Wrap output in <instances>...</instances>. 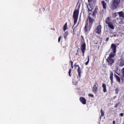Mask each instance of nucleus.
<instances>
[{"label":"nucleus","mask_w":124,"mask_h":124,"mask_svg":"<svg viewBox=\"0 0 124 124\" xmlns=\"http://www.w3.org/2000/svg\"><path fill=\"white\" fill-rule=\"evenodd\" d=\"M121 1H123L124 0H112L110 7L111 9L114 10L116 9V8H118L119 5H120V4L121 3Z\"/></svg>","instance_id":"1"},{"label":"nucleus","mask_w":124,"mask_h":124,"mask_svg":"<svg viewBox=\"0 0 124 124\" xmlns=\"http://www.w3.org/2000/svg\"><path fill=\"white\" fill-rule=\"evenodd\" d=\"M89 4L87 5L88 9V12H92L93 9V6L92 4H95L96 3V0H88Z\"/></svg>","instance_id":"2"},{"label":"nucleus","mask_w":124,"mask_h":124,"mask_svg":"<svg viewBox=\"0 0 124 124\" xmlns=\"http://www.w3.org/2000/svg\"><path fill=\"white\" fill-rule=\"evenodd\" d=\"M94 21H95L94 18H92L90 16H88L85 23H86L87 24H88L91 26H93V22H94Z\"/></svg>","instance_id":"3"},{"label":"nucleus","mask_w":124,"mask_h":124,"mask_svg":"<svg viewBox=\"0 0 124 124\" xmlns=\"http://www.w3.org/2000/svg\"><path fill=\"white\" fill-rule=\"evenodd\" d=\"M106 62H108V66H112L115 62V60L113 58H109V57H108L106 60Z\"/></svg>","instance_id":"4"},{"label":"nucleus","mask_w":124,"mask_h":124,"mask_svg":"<svg viewBox=\"0 0 124 124\" xmlns=\"http://www.w3.org/2000/svg\"><path fill=\"white\" fill-rule=\"evenodd\" d=\"M92 25H91L85 22V26L84 28L85 33H88V32L91 31V29H92Z\"/></svg>","instance_id":"5"},{"label":"nucleus","mask_w":124,"mask_h":124,"mask_svg":"<svg viewBox=\"0 0 124 124\" xmlns=\"http://www.w3.org/2000/svg\"><path fill=\"white\" fill-rule=\"evenodd\" d=\"M98 83H97V82H95L92 89L93 93H95V94H96V93H97V91H98Z\"/></svg>","instance_id":"6"},{"label":"nucleus","mask_w":124,"mask_h":124,"mask_svg":"<svg viewBox=\"0 0 124 124\" xmlns=\"http://www.w3.org/2000/svg\"><path fill=\"white\" fill-rule=\"evenodd\" d=\"M81 51L83 54V56H85V51H86V43L81 44L80 46Z\"/></svg>","instance_id":"7"},{"label":"nucleus","mask_w":124,"mask_h":124,"mask_svg":"<svg viewBox=\"0 0 124 124\" xmlns=\"http://www.w3.org/2000/svg\"><path fill=\"white\" fill-rule=\"evenodd\" d=\"M80 6L79 5L77 8V6L76 7V9L74 12L73 16H79V10H80Z\"/></svg>","instance_id":"8"},{"label":"nucleus","mask_w":124,"mask_h":124,"mask_svg":"<svg viewBox=\"0 0 124 124\" xmlns=\"http://www.w3.org/2000/svg\"><path fill=\"white\" fill-rule=\"evenodd\" d=\"M74 66H75V67H78L77 71L78 74V77L80 78L81 77V74L82 73V70L81 69V68H80V66H79V65H77L76 64V63H75L74 65Z\"/></svg>","instance_id":"9"},{"label":"nucleus","mask_w":124,"mask_h":124,"mask_svg":"<svg viewBox=\"0 0 124 124\" xmlns=\"http://www.w3.org/2000/svg\"><path fill=\"white\" fill-rule=\"evenodd\" d=\"M101 25L98 26L95 30V31L98 34H101Z\"/></svg>","instance_id":"10"},{"label":"nucleus","mask_w":124,"mask_h":124,"mask_svg":"<svg viewBox=\"0 0 124 124\" xmlns=\"http://www.w3.org/2000/svg\"><path fill=\"white\" fill-rule=\"evenodd\" d=\"M118 64L119 66H124V60L123 59H120L118 61Z\"/></svg>","instance_id":"11"},{"label":"nucleus","mask_w":124,"mask_h":124,"mask_svg":"<svg viewBox=\"0 0 124 124\" xmlns=\"http://www.w3.org/2000/svg\"><path fill=\"white\" fill-rule=\"evenodd\" d=\"M111 50L114 52V53H116L117 52V46L114 44H112L110 46Z\"/></svg>","instance_id":"12"},{"label":"nucleus","mask_w":124,"mask_h":124,"mask_svg":"<svg viewBox=\"0 0 124 124\" xmlns=\"http://www.w3.org/2000/svg\"><path fill=\"white\" fill-rule=\"evenodd\" d=\"M79 101L82 103V104H84V105L85 104H86V103H87V100H86V98H85V97H80L79 98Z\"/></svg>","instance_id":"13"},{"label":"nucleus","mask_w":124,"mask_h":124,"mask_svg":"<svg viewBox=\"0 0 124 124\" xmlns=\"http://www.w3.org/2000/svg\"><path fill=\"white\" fill-rule=\"evenodd\" d=\"M118 14H119V16H124V12L123 11H121L118 13H113V16H118Z\"/></svg>","instance_id":"14"},{"label":"nucleus","mask_w":124,"mask_h":124,"mask_svg":"<svg viewBox=\"0 0 124 124\" xmlns=\"http://www.w3.org/2000/svg\"><path fill=\"white\" fill-rule=\"evenodd\" d=\"M113 76H114V74L113 73V72H111L109 77L111 84H113V83H114V81L113 80Z\"/></svg>","instance_id":"15"},{"label":"nucleus","mask_w":124,"mask_h":124,"mask_svg":"<svg viewBox=\"0 0 124 124\" xmlns=\"http://www.w3.org/2000/svg\"><path fill=\"white\" fill-rule=\"evenodd\" d=\"M107 25L111 30H114V29H115V27H114V25H113V23H112V22H108Z\"/></svg>","instance_id":"16"},{"label":"nucleus","mask_w":124,"mask_h":124,"mask_svg":"<svg viewBox=\"0 0 124 124\" xmlns=\"http://www.w3.org/2000/svg\"><path fill=\"white\" fill-rule=\"evenodd\" d=\"M101 4L103 6V9H106V7H107V3L105 2V1H102Z\"/></svg>","instance_id":"17"},{"label":"nucleus","mask_w":124,"mask_h":124,"mask_svg":"<svg viewBox=\"0 0 124 124\" xmlns=\"http://www.w3.org/2000/svg\"><path fill=\"white\" fill-rule=\"evenodd\" d=\"M73 19H74V25H76V23H77L78 21V16H73Z\"/></svg>","instance_id":"18"},{"label":"nucleus","mask_w":124,"mask_h":124,"mask_svg":"<svg viewBox=\"0 0 124 124\" xmlns=\"http://www.w3.org/2000/svg\"><path fill=\"white\" fill-rule=\"evenodd\" d=\"M116 53L111 52L109 55V56L108 58H109L110 59H113V58L115 57Z\"/></svg>","instance_id":"19"},{"label":"nucleus","mask_w":124,"mask_h":124,"mask_svg":"<svg viewBox=\"0 0 124 124\" xmlns=\"http://www.w3.org/2000/svg\"><path fill=\"white\" fill-rule=\"evenodd\" d=\"M97 10H98V8L96 7L94 11L93 12V16H95L96 14H97Z\"/></svg>","instance_id":"20"},{"label":"nucleus","mask_w":124,"mask_h":124,"mask_svg":"<svg viewBox=\"0 0 124 124\" xmlns=\"http://www.w3.org/2000/svg\"><path fill=\"white\" fill-rule=\"evenodd\" d=\"M102 88L103 89V92H104V93H106V92H107V90L106 89V85H105L104 83H103Z\"/></svg>","instance_id":"21"},{"label":"nucleus","mask_w":124,"mask_h":124,"mask_svg":"<svg viewBox=\"0 0 124 124\" xmlns=\"http://www.w3.org/2000/svg\"><path fill=\"white\" fill-rule=\"evenodd\" d=\"M114 77L116 78L117 81H118V82H119V83H121V78H120V77H119L118 75H117L116 74L114 75Z\"/></svg>","instance_id":"22"},{"label":"nucleus","mask_w":124,"mask_h":124,"mask_svg":"<svg viewBox=\"0 0 124 124\" xmlns=\"http://www.w3.org/2000/svg\"><path fill=\"white\" fill-rule=\"evenodd\" d=\"M67 30V22H66L64 25L63 26V30L64 31H65L66 30Z\"/></svg>","instance_id":"23"},{"label":"nucleus","mask_w":124,"mask_h":124,"mask_svg":"<svg viewBox=\"0 0 124 124\" xmlns=\"http://www.w3.org/2000/svg\"><path fill=\"white\" fill-rule=\"evenodd\" d=\"M68 35V31H66L64 33V38L66 39L67 38V36Z\"/></svg>","instance_id":"24"},{"label":"nucleus","mask_w":124,"mask_h":124,"mask_svg":"<svg viewBox=\"0 0 124 124\" xmlns=\"http://www.w3.org/2000/svg\"><path fill=\"white\" fill-rule=\"evenodd\" d=\"M108 23H111V22H110L109 17H108L106 20V24H108Z\"/></svg>","instance_id":"25"},{"label":"nucleus","mask_w":124,"mask_h":124,"mask_svg":"<svg viewBox=\"0 0 124 124\" xmlns=\"http://www.w3.org/2000/svg\"><path fill=\"white\" fill-rule=\"evenodd\" d=\"M90 62V56H88V61L87 62L85 63V65H88L89 64V62Z\"/></svg>","instance_id":"26"},{"label":"nucleus","mask_w":124,"mask_h":124,"mask_svg":"<svg viewBox=\"0 0 124 124\" xmlns=\"http://www.w3.org/2000/svg\"><path fill=\"white\" fill-rule=\"evenodd\" d=\"M71 71H72V69H70L68 72L69 73V76H70V77H71L72 75H71Z\"/></svg>","instance_id":"27"},{"label":"nucleus","mask_w":124,"mask_h":124,"mask_svg":"<svg viewBox=\"0 0 124 124\" xmlns=\"http://www.w3.org/2000/svg\"><path fill=\"white\" fill-rule=\"evenodd\" d=\"M77 28L75 27L73 29V34H76L75 32H76V30Z\"/></svg>","instance_id":"28"},{"label":"nucleus","mask_w":124,"mask_h":124,"mask_svg":"<svg viewBox=\"0 0 124 124\" xmlns=\"http://www.w3.org/2000/svg\"><path fill=\"white\" fill-rule=\"evenodd\" d=\"M88 96H90V97H93V98L94 97V96H93V94L91 93H89L88 94Z\"/></svg>","instance_id":"29"},{"label":"nucleus","mask_w":124,"mask_h":124,"mask_svg":"<svg viewBox=\"0 0 124 124\" xmlns=\"http://www.w3.org/2000/svg\"><path fill=\"white\" fill-rule=\"evenodd\" d=\"M101 116H104V111L102 110V109H101Z\"/></svg>","instance_id":"30"},{"label":"nucleus","mask_w":124,"mask_h":124,"mask_svg":"<svg viewBox=\"0 0 124 124\" xmlns=\"http://www.w3.org/2000/svg\"><path fill=\"white\" fill-rule=\"evenodd\" d=\"M122 73L123 77H124V68H123L122 69Z\"/></svg>","instance_id":"31"},{"label":"nucleus","mask_w":124,"mask_h":124,"mask_svg":"<svg viewBox=\"0 0 124 124\" xmlns=\"http://www.w3.org/2000/svg\"><path fill=\"white\" fill-rule=\"evenodd\" d=\"M115 93H117V94H118V93H119V89L118 88L115 89Z\"/></svg>","instance_id":"32"},{"label":"nucleus","mask_w":124,"mask_h":124,"mask_svg":"<svg viewBox=\"0 0 124 124\" xmlns=\"http://www.w3.org/2000/svg\"><path fill=\"white\" fill-rule=\"evenodd\" d=\"M61 39H62V36H60L58 38V42L60 43L61 42Z\"/></svg>","instance_id":"33"},{"label":"nucleus","mask_w":124,"mask_h":124,"mask_svg":"<svg viewBox=\"0 0 124 124\" xmlns=\"http://www.w3.org/2000/svg\"><path fill=\"white\" fill-rule=\"evenodd\" d=\"M113 36L116 37V36H118V34L115 33V32L113 33Z\"/></svg>","instance_id":"34"},{"label":"nucleus","mask_w":124,"mask_h":124,"mask_svg":"<svg viewBox=\"0 0 124 124\" xmlns=\"http://www.w3.org/2000/svg\"><path fill=\"white\" fill-rule=\"evenodd\" d=\"M70 62L71 63V65H73V62L72 61H70Z\"/></svg>","instance_id":"35"},{"label":"nucleus","mask_w":124,"mask_h":124,"mask_svg":"<svg viewBox=\"0 0 124 124\" xmlns=\"http://www.w3.org/2000/svg\"><path fill=\"white\" fill-rule=\"evenodd\" d=\"M108 40H109V37H108V38H106L105 41H106V42H107Z\"/></svg>","instance_id":"36"},{"label":"nucleus","mask_w":124,"mask_h":124,"mask_svg":"<svg viewBox=\"0 0 124 124\" xmlns=\"http://www.w3.org/2000/svg\"><path fill=\"white\" fill-rule=\"evenodd\" d=\"M118 105H119V104H116V105L114 106L115 108H117Z\"/></svg>","instance_id":"37"},{"label":"nucleus","mask_w":124,"mask_h":124,"mask_svg":"<svg viewBox=\"0 0 124 124\" xmlns=\"http://www.w3.org/2000/svg\"><path fill=\"white\" fill-rule=\"evenodd\" d=\"M119 115H120V116H121V117H123L124 116V113H121Z\"/></svg>","instance_id":"38"},{"label":"nucleus","mask_w":124,"mask_h":124,"mask_svg":"<svg viewBox=\"0 0 124 124\" xmlns=\"http://www.w3.org/2000/svg\"><path fill=\"white\" fill-rule=\"evenodd\" d=\"M77 53H76V55L78 56V55H79V51H78V50H77Z\"/></svg>","instance_id":"39"},{"label":"nucleus","mask_w":124,"mask_h":124,"mask_svg":"<svg viewBox=\"0 0 124 124\" xmlns=\"http://www.w3.org/2000/svg\"><path fill=\"white\" fill-rule=\"evenodd\" d=\"M109 0H105V1H106V2H109Z\"/></svg>","instance_id":"40"},{"label":"nucleus","mask_w":124,"mask_h":124,"mask_svg":"<svg viewBox=\"0 0 124 124\" xmlns=\"http://www.w3.org/2000/svg\"><path fill=\"white\" fill-rule=\"evenodd\" d=\"M112 123H113V124H116V122L115 121H113Z\"/></svg>","instance_id":"41"},{"label":"nucleus","mask_w":124,"mask_h":124,"mask_svg":"<svg viewBox=\"0 0 124 124\" xmlns=\"http://www.w3.org/2000/svg\"><path fill=\"white\" fill-rule=\"evenodd\" d=\"M71 68L72 69H73V65H71Z\"/></svg>","instance_id":"42"},{"label":"nucleus","mask_w":124,"mask_h":124,"mask_svg":"<svg viewBox=\"0 0 124 124\" xmlns=\"http://www.w3.org/2000/svg\"><path fill=\"white\" fill-rule=\"evenodd\" d=\"M122 17H123V18L124 17V16H122Z\"/></svg>","instance_id":"43"}]
</instances>
